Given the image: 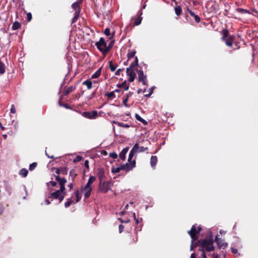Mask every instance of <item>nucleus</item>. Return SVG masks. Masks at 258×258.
Instances as JSON below:
<instances>
[{
  "instance_id": "nucleus-13",
  "label": "nucleus",
  "mask_w": 258,
  "mask_h": 258,
  "mask_svg": "<svg viewBox=\"0 0 258 258\" xmlns=\"http://www.w3.org/2000/svg\"><path fill=\"white\" fill-rule=\"evenodd\" d=\"M82 3V2L78 1L74 3L72 5V8L75 10V13H80L81 12V7L80 5Z\"/></svg>"
},
{
  "instance_id": "nucleus-14",
  "label": "nucleus",
  "mask_w": 258,
  "mask_h": 258,
  "mask_svg": "<svg viewBox=\"0 0 258 258\" xmlns=\"http://www.w3.org/2000/svg\"><path fill=\"white\" fill-rule=\"evenodd\" d=\"M215 242L217 243L219 249L224 248L227 246V243L223 242V240L218 237V235L215 237Z\"/></svg>"
},
{
  "instance_id": "nucleus-39",
  "label": "nucleus",
  "mask_w": 258,
  "mask_h": 258,
  "mask_svg": "<svg viewBox=\"0 0 258 258\" xmlns=\"http://www.w3.org/2000/svg\"><path fill=\"white\" fill-rule=\"evenodd\" d=\"M5 72V65L4 63L0 64V74L2 75Z\"/></svg>"
},
{
  "instance_id": "nucleus-7",
  "label": "nucleus",
  "mask_w": 258,
  "mask_h": 258,
  "mask_svg": "<svg viewBox=\"0 0 258 258\" xmlns=\"http://www.w3.org/2000/svg\"><path fill=\"white\" fill-rule=\"evenodd\" d=\"M136 71L138 74L139 81L142 82L143 85L146 86L147 85V76L144 75L142 70L137 69Z\"/></svg>"
},
{
  "instance_id": "nucleus-6",
  "label": "nucleus",
  "mask_w": 258,
  "mask_h": 258,
  "mask_svg": "<svg viewBox=\"0 0 258 258\" xmlns=\"http://www.w3.org/2000/svg\"><path fill=\"white\" fill-rule=\"evenodd\" d=\"M139 149V144L136 143L131 150L127 161H135V159H133V157L136 155Z\"/></svg>"
},
{
  "instance_id": "nucleus-8",
  "label": "nucleus",
  "mask_w": 258,
  "mask_h": 258,
  "mask_svg": "<svg viewBox=\"0 0 258 258\" xmlns=\"http://www.w3.org/2000/svg\"><path fill=\"white\" fill-rule=\"evenodd\" d=\"M62 160L64 161L65 160L69 161H81L82 160V157L79 155H71L68 156L63 157Z\"/></svg>"
},
{
  "instance_id": "nucleus-35",
  "label": "nucleus",
  "mask_w": 258,
  "mask_h": 258,
  "mask_svg": "<svg viewBox=\"0 0 258 258\" xmlns=\"http://www.w3.org/2000/svg\"><path fill=\"white\" fill-rule=\"evenodd\" d=\"M106 96H107L108 99H113L116 97L113 91H112V92H110L109 93L108 92L106 94Z\"/></svg>"
},
{
  "instance_id": "nucleus-19",
  "label": "nucleus",
  "mask_w": 258,
  "mask_h": 258,
  "mask_svg": "<svg viewBox=\"0 0 258 258\" xmlns=\"http://www.w3.org/2000/svg\"><path fill=\"white\" fill-rule=\"evenodd\" d=\"M104 33L106 36L109 37V39H112L113 38L115 34L114 32H113L111 34L110 29L108 28H106L105 29Z\"/></svg>"
},
{
  "instance_id": "nucleus-10",
  "label": "nucleus",
  "mask_w": 258,
  "mask_h": 258,
  "mask_svg": "<svg viewBox=\"0 0 258 258\" xmlns=\"http://www.w3.org/2000/svg\"><path fill=\"white\" fill-rule=\"evenodd\" d=\"M126 74L127 76L130 77L128 81L130 82H133L136 77V73L135 71L133 69H131L130 68H127Z\"/></svg>"
},
{
  "instance_id": "nucleus-54",
  "label": "nucleus",
  "mask_w": 258,
  "mask_h": 258,
  "mask_svg": "<svg viewBox=\"0 0 258 258\" xmlns=\"http://www.w3.org/2000/svg\"><path fill=\"white\" fill-rule=\"evenodd\" d=\"M158 158L156 156H152L150 159V161H157Z\"/></svg>"
},
{
  "instance_id": "nucleus-29",
  "label": "nucleus",
  "mask_w": 258,
  "mask_h": 258,
  "mask_svg": "<svg viewBox=\"0 0 258 258\" xmlns=\"http://www.w3.org/2000/svg\"><path fill=\"white\" fill-rule=\"evenodd\" d=\"M21 25L19 22H18V21H16L13 24L12 28L13 30H16L20 28L21 27Z\"/></svg>"
},
{
  "instance_id": "nucleus-22",
  "label": "nucleus",
  "mask_w": 258,
  "mask_h": 258,
  "mask_svg": "<svg viewBox=\"0 0 258 258\" xmlns=\"http://www.w3.org/2000/svg\"><path fill=\"white\" fill-rule=\"evenodd\" d=\"M108 66L111 72H114L118 67L117 64H113L112 61H109L108 62Z\"/></svg>"
},
{
  "instance_id": "nucleus-49",
  "label": "nucleus",
  "mask_w": 258,
  "mask_h": 258,
  "mask_svg": "<svg viewBox=\"0 0 258 258\" xmlns=\"http://www.w3.org/2000/svg\"><path fill=\"white\" fill-rule=\"evenodd\" d=\"M118 220L121 223H128L130 222V220L129 219H127V220H122L121 218H118Z\"/></svg>"
},
{
  "instance_id": "nucleus-62",
  "label": "nucleus",
  "mask_w": 258,
  "mask_h": 258,
  "mask_svg": "<svg viewBox=\"0 0 258 258\" xmlns=\"http://www.w3.org/2000/svg\"><path fill=\"white\" fill-rule=\"evenodd\" d=\"M231 250L232 253H236L238 252V250L236 248L231 247Z\"/></svg>"
},
{
  "instance_id": "nucleus-64",
  "label": "nucleus",
  "mask_w": 258,
  "mask_h": 258,
  "mask_svg": "<svg viewBox=\"0 0 258 258\" xmlns=\"http://www.w3.org/2000/svg\"><path fill=\"white\" fill-rule=\"evenodd\" d=\"M140 122H141L142 123H143L144 124H145V125L147 124V121L142 118L141 120H140Z\"/></svg>"
},
{
  "instance_id": "nucleus-58",
  "label": "nucleus",
  "mask_w": 258,
  "mask_h": 258,
  "mask_svg": "<svg viewBox=\"0 0 258 258\" xmlns=\"http://www.w3.org/2000/svg\"><path fill=\"white\" fill-rule=\"evenodd\" d=\"M124 229V226L123 225H119V233H121Z\"/></svg>"
},
{
  "instance_id": "nucleus-44",
  "label": "nucleus",
  "mask_w": 258,
  "mask_h": 258,
  "mask_svg": "<svg viewBox=\"0 0 258 258\" xmlns=\"http://www.w3.org/2000/svg\"><path fill=\"white\" fill-rule=\"evenodd\" d=\"M75 196L76 197L77 200L76 202H78L81 199V197L79 196V191L78 190L75 191Z\"/></svg>"
},
{
  "instance_id": "nucleus-57",
  "label": "nucleus",
  "mask_w": 258,
  "mask_h": 258,
  "mask_svg": "<svg viewBox=\"0 0 258 258\" xmlns=\"http://www.w3.org/2000/svg\"><path fill=\"white\" fill-rule=\"evenodd\" d=\"M133 216H134V220L136 221V223L138 224L140 223V220L139 219H137L136 218V214L135 213H133Z\"/></svg>"
},
{
  "instance_id": "nucleus-30",
  "label": "nucleus",
  "mask_w": 258,
  "mask_h": 258,
  "mask_svg": "<svg viewBox=\"0 0 258 258\" xmlns=\"http://www.w3.org/2000/svg\"><path fill=\"white\" fill-rule=\"evenodd\" d=\"M174 10H175V13L177 16H179L181 14L182 9H181V6H178L175 7Z\"/></svg>"
},
{
  "instance_id": "nucleus-41",
  "label": "nucleus",
  "mask_w": 258,
  "mask_h": 258,
  "mask_svg": "<svg viewBox=\"0 0 258 258\" xmlns=\"http://www.w3.org/2000/svg\"><path fill=\"white\" fill-rule=\"evenodd\" d=\"M37 166V163L36 162H33L32 164H31L29 166V170L30 171L33 170Z\"/></svg>"
},
{
  "instance_id": "nucleus-53",
  "label": "nucleus",
  "mask_w": 258,
  "mask_h": 258,
  "mask_svg": "<svg viewBox=\"0 0 258 258\" xmlns=\"http://www.w3.org/2000/svg\"><path fill=\"white\" fill-rule=\"evenodd\" d=\"M16 109H15V105L14 104H13L11 106V113H16Z\"/></svg>"
},
{
  "instance_id": "nucleus-23",
  "label": "nucleus",
  "mask_w": 258,
  "mask_h": 258,
  "mask_svg": "<svg viewBox=\"0 0 258 258\" xmlns=\"http://www.w3.org/2000/svg\"><path fill=\"white\" fill-rule=\"evenodd\" d=\"M96 180V177L94 176H90L88 181L86 185L85 186L88 187H91V184L93 183V182Z\"/></svg>"
},
{
  "instance_id": "nucleus-20",
  "label": "nucleus",
  "mask_w": 258,
  "mask_h": 258,
  "mask_svg": "<svg viewBox=\"0 0 258 258\" xmlns=\"http://www.w3.org/2000/svg\"><path fill=\"white\" fill-rule=\"evenodd\" d=\"M76 89V87L70 86L65 88L64 95H68L69 93L73 92Z\"/></svg>"
},
{
  "instance_id": "nucleus-31",
  "label": "nucleus",
  "mask_w": 258,
  "mask_h": 258,
  "mask_svg": "<svg viewBox=\"0 0 258 258\" xmlns=\"http://www.w3.org/2000/svg\"><path fill=\"white\" fill-rule=\"evenodd\" d=\"M115 40L113 39H111L109 42L108 45L107 46L106 49L107 50V53L110 51V50L112 48L114 44Z\"/></svg>"
},
{
  "instance_id": "nucleus-18",
  "label": "nucleus",
  "mask_w": 258,
  "mask_h": 258,
  "mask_svg": "<svg viewBox=\"0 0 258 258\" xmlns=\"http://www.w3.org/2000/svg\"><path fill=\"white\" fill-rule=\"evenodd\" d=\"M211 5V11L216 12L218 10V5L215 2H211L208 3V5L210 6Z\"/></svg>"
},
{
  "instance_id": "nucleus-36",
  "label": "nucleus",
  "mask_w": 258,
  "mask_h": 258,
  "mask_svg": "<svg viewBox=\"0 0 258 258\" xmlns=\"http://www.w3.org/2000/svg\"><path fill=\"white\" fill-rule=\"evenodd\" d=\"M65 189V185H60V189L58 190L59 191L60 193H61L64 196L66 194Z\"/></svg>"
},
{
  "instance_id": "nucleus-38",
  "label": "nucleus",
  "mask_w": 258,
  "mask_h": 258,
  "mask_svg": "<svg viewBox=\"0 0 258 258\" xmlns=\"http://www.w3.org/2000/svg\"><path fill=\"white\" fill-rule=\"evenodd\" d=\"M237 11L241 14L249 13L248 10L242 8H237Z\"/></svg>"
},
{
  "instance_id": "nucleus-17",
  "label": "nucleus",
  "mask_w": 258,
  "mask_h": 258,
  "mask_svg": "<svg viewBox=\"0 0 258 258\" xmlns=\"http://www.w3.org/2000/svg\"><path fill=\"white\" fill-rule=\"evenodd\" d=\"M92 187H87L85 186L84 188H82V190L85 191V198H88L90 197L91 192L92 191Z\"/></svg>"
},
{
  "instance_id": "nucleus-11",
  "label": "nucleus",
  "mask_w": 258,
  "mask_h": 258,
  "mask_svg": "<svg viewBox=\"0 0 258 258\" xmlns=\"http://www.w3.org/2000/svg\"><path fill=\"white\" fill-rule=\"evenodd\" d=\"M51 196L55 199H58L60 202L63 200L64 197V195L60 193L57 190L51 193Z\"/></svg>"
},
{
  "instance_id": "nucleus-5",
  "label": "nucleus",
  "mask_w": 258,
  "mask_h": 258,
  "mask_svg": "<svg viewBox=\"0 0 258 258\" xmlns=\"http://www.w3.org/2000/svg\"><path fill=\"white\" fill-rule=\"evenodd\" d=\"M95 46L104 56L106 55V54L107 53V50L106 49L107 45L106 42L103 37L100 38L99 41H97L95 43Z\"/></svg>"
},
{
  "instance_id": "nucleus-21",
  "label": "nucleus",
  "mask_w": 258,
  "mask_h": 258,
  "mask_svg": "<svg viewBox=\"0 0 258 258\" xmlns=\"http://www.w3.org/2000/svg\"><path fill=\"white\" fill-rule=\"evenodd\" d=\"M55 178L60 185H65L67 182V180L64 178H61L58 175L56 176Z\"/></svg>"
},
{
  "instance_id": "nucleus-24",
  "label": "nucleus",
  "mask_w": 258,
  "mask_h": 258,
  "mask_svg": "<svg viewBox=\"0 0 258 258\" xmlns=\"http://www.w3.org/2000/svg\"><path fill=\"white\" fill-rule=\"evenodd\" d=\"M101 69L102 68H100L99 69L97 70V71L94 73L91 76L92 79H96L98 78L101 74Z\"/></svg>"
},
{
  "instance_id": "nucleus-3",
  "label": "nucleus",
  "mask_w": 258,
  "mask_h": 258,
  "mask_svg": "<svg viewBox=\"0 0 258 258\" xmlns=\"http://www.w3.org/2000/svg\"><path fill=\"white\" fill-rule=\"evenodd\" d=\"M214 240L212 235L208 238L202 240V249H205L207 251H212L214 250V247L213 246Z\"/></svg>"
},
{
  "instance_id": "nucleus-32",
  "label": "nucleus",
  "mask_w": 258,
  "mask_h": 258,
  "mask_svg": "<svg viewBox=\"0 0 258 258\" xmlns=\"http://www.w3.org/2000/svg\"><path fill=\"white\" fill-rule=\"evenodd\" d=\"M142 13H140V16L136 19L135 22H134V24L136 26H138L141 23L142 18L141 17Z\"/></svg>"
},
{
  "instance_id": "nucleus-25",
  "label": "nucleus",
  "mask_w": 258,
  "mask_h": 258,
  "mask_svg": "<svg viewBox=\"0 0 258 258\" xmlns=\"http://www.w3.org/2000/svg\"><path fill=\"white\" fill-rule=\"evenodd\" d=\"M114 123L118 126H121L125 128H129L131 127V124L124 123L123 122H120L118 121H114Z\"/></svg>"
},
{
  "instance_id": "nucleus-59",
  "label": "nucleus",
  "mask_w": 258,
  "mask_h": 258,
  "mask_svg": "<svg viewBox=\"0 0 258 258\" xmlns=\"http://www.w3.org/2000/svg\"><path fill=\"white\" fill-rule=\"evenodd\" d=\"M60 171L62 172V173L63 174H67V171L66 168H62L60 169Z\"/></svg>"
},
{
  "instance_id": "nucleus-4",
  "label": "nucleus",
  "mask_w": 258,
  "mask_h": 258,
  "mask_svg": "<svg viewBox=\"0 0 258 258\" xmlns=\"http://www.w3.org/2000/svg\"><path fill=\"white\" fill-rule=\"evenodd\" d=\"M113 185L112 181H102L99 182L98 185V190L103 193H106L109 190H111V187Z\"/></svg>"
},
{
  "instance_id": "nucleus-28",
  "label": "nucleus",
  "mask_w": 258,
  "mask_h": 258,
  "mask_svg": "<svg viewBox=\"0 0 258 258\" xmlns=\"http://www.w3.org/2000/svg\"><path fill=\"white\" fill-rule=\"evenodd\" d=\"M28 173V171L26 168H22L19 172L20 175L22 176L25 177L27 176Z\"/></svg>"
},
{
  "instance_id": "nucleus-48",
  "label": "nucleus",
  "mask_w": 258,
  "mask_h": 258,
  "mask_svg": "<svg viewBox=\"0 0 258 258\" xmlns=\"http://www.w3.org/2000/svg\"><path fill=\"white\" fill-rule=\"evenodd\" d=\"M147 149V148H145L143 146L139 147V149L138 151V153L144 152Z\"/></svg>"
},
{
  "instance_id": "nucleus-43",
  "label": "nucleus",
  "mask_w": 258,
  "mask_h": 258,
  "mask_svg": "<svg viewBox=\"0 0 258 258\" xmlns=\"http://www.w3.org/2000/svg\"><path fill=\"white\" fill-rule=\"evenodd\" d=\"M202 240H198V241H197L195 243H194L195 247L199 246L202 248Z\"/></svg>"
},
{
  "instance_id": "nucleus-52",
  "label": "nucleus",
  "mask_w": 258,
  "mask_h": 258,
  "mask_svg": "<svg viewBox=\"0 0 258 258\" xmlns=\"http://www.w3.org/2000/svg\"><path fill=\"white\" fill-rule=\"evenodd\" d=\"M27 18L28 21H30L32 20V16L31 13H28L27 14Z\"/></svg>"
},
{
  "instance_id": "nucleus-50",
  "label": "nucleus",
  "mask_w": 258,
  "mask_h": 258,
  "mask_svg": "<svg viewBox=\"0 0 258 258\" xmlns=\"http://www.w3.org/2000/svg\"><path fill=\"white\" fill-rule=\"evenodd\" d=\"M200 250L202 251V253L201 254L202 258H207L205 250L203 249H200Z\"/></svg>"
},
{
  "instance_id": "nucleus-47",
  "label": "nucleus",
  "mask_w": 258,
  "mask_h": 258,
  "mask_svg": "<svg viewBox=\"0 0 258 258\" xmlns=\"http://www.w3.org/2000/svg\"><path fill=\"white\" fill-rule=\"evenodd\" d=\"M138 66V64L136 63L135 61H134L133 62H132L130 66V67L128 68H130L131 69H133V68H135V67H137Z\"/></svg>"
},
{
  "instance_id": "nucleus-51",
  "label": "nucleus",
  "mask_w": 258,
  "mask_h": 258,
  "mask_svg": "<svg viewBox=\"0 0 258 258\" xmlns=\"http://www.w3.org/2000/svg\"><path fill=\"white\" fill-rule=\"evenodd\" d=\"M192 238V240H196L198 239V237L196 236V234H189Z\"/></svg>"
},
{
  "instance_id": "nucleus-55",
  "label": "nucleus",
  "mask_w": 258,
  "mask_h": 258,
  "mask_svg": "<svg viewBox=\"0 0 258 258\" xmlns=\"http://www.w3.org/2000/svg\"><path fill=\"white\" fill-rule=\"evenodd\" d=\"M123 70H124V68L118 69L116 71V72L115 73V75H117V76L119 75L120 72L123 71Z\"/></svg>"
},
{
  "instance_id": "nucleus-12",
  "label": "nucleus",
  "mask_w": 258,
  "mask_h": 258,
  "mask_svg": "<svg viewBox=\"0 0 258 258\" xmlns=\"http://www.w3.org/2000/svg\"><path fill=\"white\" fill-rule=\"evenodd\" d=\"M105 171L103 168H98L97 169V176L98 177L99 182L104 181L106 176H105Z\"/></svg>"
},
{
  "instance_id": "nucleus-34",
  "label": "nucleus",
  "mask_w": 258,
  "mask_h": 258,
  "mask_svg": "<svg viewBox=\"0 0 258 258\" xmlns=\"http://www.w3.org/2000/svg\"><path fill=\"white\" fill-rule=\"evenodd\" d=\"M80 14V13H75L74 17H73V18L72 19V24H74L77 21V20L79 17Z\"/></svg>"
},
{
  "instance_id": "nucleus-63",
  "label": "nucleus",
  "mask_w": 258,
  "mask_h": 258,
  "mask_svg": "<svg viewBox=\"0 0 258 258\" xmlns=\"http://www.w3.org/2000/svg\"><path fill=\"white\" fill-rule=\"evenodd\" d=\"M50 183L52 186H55L57 184L56 182L55 181H51L50 182Z\"/></svg>"
},
{
  "instance_id": "nucleus-16",
  "label": "nucleus",
  "mask_w": 258,
  "mask_h": 258,
  "mask_svg": "<svg viewBox=\"0 0 258 258\" xmlns=\"http://www.w3.org/2000/svg\"><path fill=\"white\" fill-rule=\"evenodd\" d=\"M187 10L190 16L194 18L196 23H198L200 22L201 19L199 16L196 15L194 12L190 10L188 8H187Z\"/></svg>"
},
{
  "instance_id": "nucleus-60",
  "label": "nucleus",
  "mask_w": 258,
  "mask_h": 258,
  "mask_svg": "<svg viewBox=\"0 0 258 258\" xmlns=\"http://www.w3.org/2000/svg\"><path fill=\"white\" fill-rule=\"evenodd\" d=\"M135 117L136 118V119L139 121H140V120H141L142 119V117L137 113H136L135 114Z\"/></svg>"
},
{
  "instance_id": "nucleus-42",
  "label": "nucleus",
  "mask_w": 258,
  "mask_h": 258,
  "mask_svg": "<svg viewBox=\"0 0 258 258\" xmlns=\"http://www.w3.org/2000/svg\"><path fill=\"white\" fill-rule=\"evenodd\" d=\"M68 201L65 203L64 206L66 208L69 207L73 203V201L71 200V199H68Z\"/></svg>"
},
{
  "instance_id": "nucleus-15",
  "label": "nucleus",
  "mask_w": 258,
  "mask_h": 258,
  "mask_svg": "<svg viewBox=\"0 0 258 258\" xmlns=\"http://www.w3.org/2000/svg\"><path fill=\"white\" fill-rule=\"evenodd\" d=\"M129 150V147H126L122 149L119 155V158L122 160H124L125 159L126 154L127 153Z\"/></svg>"
},
{
  "instance_id": "nucleus-2",
  "label": "nucleus",
  "mask_w": 258,
  "mask_h": 258,
  "mask_svg": "<svg viewBox=\"0 0 258 258\" xmlns=\"http://www.w3.org/2000/svg\"><path fill=\"white\" fill-rule=\"evenodd\" d=\"M136 162H126L125 164H121L117 167H112L111 172L113 173H118L120 170H125L126 171L132 169L136 166Z\"/></svg>"
},
{
  "instance_id": "nucleus-9",
  "label": "nucleus",
  "mask_w": 258,
  "mask_h": 258,
  "mask_svg": "<svg viewBox=\"0 0 258 258\" xmlns=\"http://www.w3.org/2000/svg\"><path fill=\"white\" fill-rule=\"evenodd\" d=\"M83 115L85 117L89 119H95L98 116V112L96 110H94L92 111H86L83 113Z\"/></svg>"
},
{
  "instance_id": "nucleus-1",
  "label": "nucleus",
  "mask_w": 258,
  "mask_h": 258,
  "mask_svg": "<svg viewBox=\"0 0 258 258\" xmlns=\"http://www.w3.org/2000/svg\"><path fill=\"white\" fill-rule=\"evenodd\" d=\"M221 33L222 34V36L221 38V40L224 42L228 47H231L233 45L235 36L230 35L227 29H223Z\"/></svg>"
},
{
  "instance_id": "nucleus-61",
  "label": "nucleus",
  "mask_w": 258,
  "mask_h": 258,
  "mask_svg": "<svg viewBox=\"0 0 258 258\" xmlns=\"http://www.w3.org/2000/svg\"><path fill=\"white\" fill-rule=\"evenodd\" d=\"M46 154L48 156V158H51V159H56L58 158V157H54L53 155L49 156V155H48V154L46 152Z\"/></svg>"
},
{
  "instance_id": "nucleus-33",
  "label": "nucleus",
  "mask_w": 258,
  "mask_h": 258,
  "mask_svg": "<svg viewBox=\"0 0 258 258\" xmlns=\"http://www.w3.org/2000/svg\"><path fill=\"white\" fill-rule=\"evenodd\" d=\"M188 234H196L199 233V231H197L196 227L195 225H193L190 231L188 232Z\"/></svg>"
},
{
  "instance_id": "nucleus-56",
  "label": "nucleus",
  "mask_w": 258,
  "mask_h": 258,
  "mask_svg": "<svg viewBox=\"0 0 258 258\" xmlns=\"http://www.w3.org/2000/svg\"><path fill=\"white\" fill-rule=\"evenodd\" d=\"M153 93V89L152 88L150 89L149 93L147 94H145V96L146 97H150L151 94Z\"/></svg>"
},
{
  "instance_id": "nucleus-26",
  "label": "nucleus",
  "mask_w": 258,
  "mask_h": 258,
  "mask_svg": "<svg viewBox=\"0 0 258 258\" xmlns=\"http://www.w3.org/2000/svg\"><path fill=\"white\" fill-rule=\"evenodd\" d=\"M82 84L83 85H86L88 88V89L90 90L92 87V82L89 80H87L85 81H84L82 83Z\"/></svg>"
},
{
  "instance_id": "nucleus-27",
  "label": "nucleus",
  "mask_w": 258,
  "mask_h": 258,
  "mask_svg": "<svg viewBox=\"0 0 258 258\" xmlns=\"http://www.w3.org/2000/svg\"><path fill=\"white\" fill-rule=\"evenodd\" d=\"M136 53V51L135 50H133V51L129 50L127 54V57L128 60H130L132 58H133L134 57H135Z\"/></svg>"
},
{
  "instance_id": "nucleus-45",
  "label": "nucleus",
  "mask_w": 258,
  "mask_h": 258,
  "mask_svg": "<svg viewBox=\"0 0 258 258\" xmlns=\"http://www.w3.org/2000/svg\"><path fill=\"white\" fill-rule=\"evenodd\" d=\"M109 156L113 159H116L117 158L118 155L115 152H112L109 154Z\"/></svg>"
},
{
  "instance_id": "nucleus-40",
  "label": "nucleus",
  "mask_w": 258,
  "mask_h": 258,
  "mask_svg": "<svg viewBox=\"0 0 258 258\" xmlns=\"http://www.w3.org/2000/svg\"><path fill=\"white\" fill-rule=\"evenodd\" d=\"M129 97L130 96L126 95L125 98L123 100V104L125 107H128V105L127 104V102L128 100Z\"/></svg>"
},
{
  "instance_id": "nucleus-46",
  "label": "nucleus",
  "mask_w": 258,
  "mask_h": 258,
  "mask_svg": "<svg viewBox=\"0 0 258 258\" xmlns=\"http://www.w3.org/2000/svg\"><path fill=\"white\" fill-rule=\"evenodd\" d=\"M70 175L73 178H75L76 176L77 175V174L75 173L74 170H71L70 172Z\"/></svg>"
},
{
  "instance_id": "nucleus-37",
  "label": "nucleus",
  "mask_w": 258,
  "mask_h": 258,
  "mask_svg": "<svg viewBox=\"0 0 258 258\" xmlns=\"http://www.w3.org/2000/svg\"><path fill=\"white\" fill-rule=\"evenodd\" d=\"M126 85V81H124L123 82H122L121 84H118L117 85V86L119 87V88H121V87H125V88H124V90H127L128 89V86H125Z\"/></svg>"
}]
</instances>
